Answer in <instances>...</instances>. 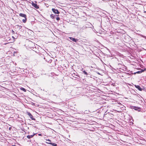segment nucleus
<instances>
[{
	"label": "nucleus",
	"instance_id": "obj_3",
	"mask_svg": "<svg viewBox=\"0 0 146 146\" xmlns=\"http://www.w3.org/2000/svg\"><path fill=\"white\" fill-rule=\"evenodd\" d=\"M52 10L53 12L55 14H58L60 13V12L58 10L54 8H52Z\"/></svg>",
	"mask_w": 146,
	"mask_h": 146
},
{
	"label": "nucleus",
	"instance_id": "obj_12",
	"mask_svg": "<svg viewBox=\"0 0 146 146\" xmlns=\"http://www.w3.org/2000/svg\"><path fill=\"white\" fill-rule=\"evenodd\" d=\"M143 72V69H141V71H138L136 72H135L134 73L135 74H140L142 72Z\"/></svg>",
	"mask_w": 146,
	"mask_h": 146
},
{
	"label": "nucleus",
	"instance_id": "obj_13",
	"mask_svg": "<svg viewBox=\"0 0 146 146\" xmlns=\"http://www.w3.org/2000/svg\"><path fill=\"white\" fill-rule=\"evenodd\" d=\"M44 59L47 62H49V63H50L51 62H52V60H47V59H46V58H44Z\"/></svg>",
	"mask_w": 146,
	"mask_h": 146
},
{
	"label": "nucleus",
	"instance_id": "obj_10",
	"mask_svg": "<svg viewBox=\"0 0 146 146\" xmlns=\"http://www.w3.org/2000/svg\"><path fill=\"white\" fill-rule=\"evenodd\" d=\"M46 143L49 144L53 146H57V144L56 143H52V142H46Z\"/></svg>",
	"mask_w": 146,
	"mask_h": 146
},
{
	"label": "nucleus",
	"instance_id": "obj_19",
	"mask_svg": "<svg viewBox=\"0 0 146 146\" xmlns=\"http://www.w3.org/2000/svg\"><path fill=\"white\" fill-rule=\"evenodd\" d=\"M12 33L14 34L15 33V31H13V30H12Z\"/></svg>",
	"mask_w": 146,
	"mask_h": 146
},
{
	"label": "nucleus",
	"instance_id": "obj_7",
	"mask_svg": "<svg viewBox=\"0 0 146 146\" xmlns=\"http://www.w3.org/2000/svg\"><path fill=\"white\" fill-rule=\"evenodd\" d=\"M36 133H34L33 135H28L27 136V137L28 139H30L32 138L36 134Z\"/></svg>",
	"mask_w": 146,
	"mask_h": 146
},
{
	"label": "nucleus",
	"instance_id": "obj_22",
	"mask_svg": "<svg viewBox=\"0 0 146 146\" xmlns=\"http://www.w3.org/2000/svg\"><path fill=\"white\" fill-rule=\"evenodd\" d=\"M143 70V71L145 70H146V68H144V70Z\"/></svg>",
	"mask_w": 146,
	"mask_h": 146
},
{
	"label": "nucleus",
	"instance_id": "obj_26",
	"mask_svg": "<svg viewBox=\"0 0 146 146\" xmlns=\"http://www.w3.org/2000/svg\"><path fill=\"white\" fill-rule=\"evenodd\" d=\"M92 25V27H93V26L92 25Z\"/></svg>",
	"mask_w": 146,
	"mask_h": 146
},
{
	"label": "nucleus",
	"instance_id": "obj_8",
	"mask_svg": "<svg viewBox=\"0 0 146 146\" xmlns=\"http://www.w3.org/2000/svg\"><path fill=\"white\" fill-rule=\"evenodd\" d=\"M135 88L138 89L139 91H141L142 90V89L139 86L135 85Z\"/></svg>",
	"mask_w": 146,
	"mask_h": 146
},
{
	"label": "nucleus",
	"instance_id": "obj_18",
	"mask_svg": "<svg viewBox=\"0 0 146 146\" xmlns=\"http://www.w3.org/2000/svg\"><path fill=\"white\" fill-rule=\"evenodd\" d=\"M46 140L48 141V142H51V141L49 139Z\"/></svg>",
	"mask_w": 146,
	"mask_h": 146
},
{
	"label": "nucleus",
	"instance_id": "obj_20",
	"mask_svg": "<svg viewBox=\"0 0 146 146\" xmlns=\"http://www.w3.org/2000/svg\"><path fill=\"white\" fill-rule=\"evenodd\" d=\"M81 71L83 72V71H84L85 70H84V69L83 68H82L81 70Z\"/></svg>",
	"mask_w": 146,
	"mask_h": 146
},
{
	"label": "nucleus",
	"instance_id": "obj_1",
	"mask_svg": "<svg viewBox=\"0 0 146 146\" xmlns=\"http://www.w3.org/2000/svg\"><path fill=\"white\" fill-rule=\"evenodd\" d=\"M19 16L20 17H23L24 18V19L22 20V21L23 23H25L27 20V16L24 14L20 13L19 14Z\"/></svg>",
	"mask_w": 146,
	"mask_h": 146
},
{
	"label": "nucleus",
	"instance_id": "obj_6",
	"mask_svg": "<svg viewBox=\"0 0 146 146\" xmlns=\"http://www.w3.org/2000/svg\"><path fill=\"white\" fill-rule=\"evenodd\" d=\"M28 115L29 116L30 118L32 119V120H35V119L33 118V115H32L31 113L29 112H27V113Z\"/></svg>",
	"mask_w": 146,
	"mask_h": 146
},
{
	"label": "nucleus",
	"instance_id": "obj_24",
	"mask_svg": "<svg viewBox=\"0 0 146 146\" xmlns=\"http://www.w3.org/2000/svg\"><path fill=\"white\" fill-rule=\"evenodd\" d=\"M12 37L13 38H14V37L13 36H12Z\"/></svg>",
	"mask_w": 146,
	"mask_h": 146
},
{
	"label": "nucleus",
	"instance_id": "obj_25",
	"mask_svg": "<svg viewBox=\"0 0 146 146\" xmlns=\"http://www.w3.org/2000/svg\"><path fill=\"white\" fill-rule=\"evenodd\" d=\"M11 146H16L15 145H12Z\"/></svg>",
	"mask_w": 146,
	"mask_h": 146
},
{
	"label": "nucleus",
	"instance_id": "obj_15",
	"mask_svg": "<svg viewBox=\"0 0 146 146\" xmlns=\"http://www.w3.org/2000/svg\"><path fill=\"white\" fill-rule=\"evenodd\" d=\"M83 73L84 74L86 75V76L88 75V74L87 72H86L85 70L83 71Z\"/></svg>",
	"mask_w": 146,
	"mask_h": 146
},
{
	"label": "nucleus",
	"instance_id": "obj_21",
	"mask_svg": "<svg viewBox=\"0 0 146 146\" xmlns=\"http://www.w3.org/2000/svg\"><path fill=\"white\" fill-rule=\"evenodd\" d=\"M38 135L39 136H40L42 135V134H38Z\"/></svg>",
	"mask_w": 146,
	"mask_h": 146
},
{
	"label": "nucleus",
	"instance_id": "obj_14",
	"mask_svg": "<svg viewBox=\"0 0 146 146\" xmlns=\"http://www.w3.org/2000/svg\"><path fill=\"white\" fill-rule=\"evenodd\" d=\"M16 27H17L18 29H21L22 27L21 26L16 25Z\"/></svg>",
	"mask_w": 146,
	"mask_h": 146
},
{
	"label": "nucleus",
	"instance_id": "obj_9",
	"mask_svg": "<svg viewBox=\"0 0 146 146\" xmlns=\"http://www.w3.org/2000/svg\"><path fill=\"white\" fill-rule=\"evenodd\" d=\"M72 75L73 77H74L78 79V78L80 77L77 74H76L75 73H73L72 74Z\"/></svg>",
	"mask_w": 146,
	"mask_h": 146
},
{
	"label": "nucleus",
	"instance_id": "obj_16",
	"mask_svg": "<svg viewBox=\"0 0 146 146\" xmlns=\"http://www.w3.org/2000/svg\"><path fill=\"white\" fill-rule=\"evenodd\" d=\"M21 90H22L24 92H26V90L24 88L21 87Z\"/></svg>",
	"mask_w": 146,
	"mask_h": 146
},
{
	"label": "nucleus",
	"instance_id": "obj_2",
	"mask_svg": "<svg viewBox=\"0 0 146 146\" xmlns=\"http://www.w3.org/2000/svg\"><path fill=\"white\" fill-rule=\"evenodd\" d=\"M130 108L131 109H134L135 110L138 111H140L141 109V108L139 107L133 106H130Z\"/></svg>",
	"mask_w": 146,
	"mask_h": 146
},
{
	"label": "nucleus",
	"instance_id": "obj_17",
	"mask_svg": "<svg viewBox=\"0 0 146 146\" xmlns=\"http://www.w3.org/2000/svg\"><path fill=\"white\" fill-rule=\"evenodd\" d=\"M56 20L58 21H59L60 19V18L59 17H57L56 18Z\"/></svg>",
	"mask_w": 146,
	"mask_h": 146
},
{
	"label": "nucleus",
	"instance_id": "obj_11",
	"mask_svg": "<svg viewBox=\"0 0 146 146\" xmlns=\"http://www.w3.org/2000/svg\"><path fill=\"white\" fill-rule=\"evenodd\" d=\"M58 16V15H56V16ZM56 16V15L52 14L50 15V17L52 19H54L55 18Z\"/></svg>",
	"mask_w": 146,
	"mask_h": 146
},
{
	"label": "nucleus",
	"instance_id": "obj_5",
	"mask_svg": "<svg viewBox=\"0 0 146 146\" xmlns=\"http://www.w3.org/2000/svg\"><path fill=\"white\" fill-rule=\"evenodd\" d=\"M69 38L73 42H77L78 40V39H76L71 37H70Z\"/></svg>",
	"mask_w": 146,
	"mask_h": 146
},
{
	"label": "nucleus",
	"instance_id": "obj_23",
	"mask_svg": "<svg viewBox=\"0 0 146 146\" xmlns=\"http://www.w3.org/2000/svg\"><path fill=\"white\" fill-rule=\"evenodd\" d=\"M11 129V127H10L9 128V130H10Z\"/></svg>",
	"mask_w": 146,
	"mask_h": 146
},
{
	"label": "nucleus",
	"instance_id": "obj_4",
	"mask_svg": "<svg viewBox=\"0 0 146 146\" xmlns=\"http://www.w3.org/2000/svg\"><path fill=\"white\" fill-rule=\"evenodd\" d=\"M31 4L33 7L36 9H38L39 8L38 5L37 4L34 3L33 2H32Z\"/></svg>",
	"mask_w": 146,
	"mask_h": 146
}]
</instances>
